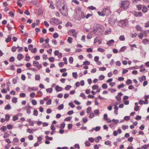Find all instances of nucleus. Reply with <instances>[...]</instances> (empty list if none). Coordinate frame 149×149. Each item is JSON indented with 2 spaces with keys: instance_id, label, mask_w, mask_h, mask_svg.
Segmentation results:
<instances>
[{
  "instance_id": "obj_38",
  "label": "nucleus",
  "mask_w": 149,
  "mask_h": 149,
  "mask_svg": "<svg viewBox=\"0 0 149 149\" xmlns=\"http://www.w3.org/2000/svg\"><path fill=\"white\" fill-rule=\"evenodd\" d=\"M132 80L130 79H128L126 81V84L127 85H129L132 84Z\"/></svg>"
},
{
  "instance_id": "obj_11",
  "label": "nucleus",
  "mask_w": 149,
  "mask_h": 149,
  "mask_svg": "<svg viewBox=\"0 0 149 149\" xmlns=\"http://www.w3.org/2000/svg\"><path fill=\"white\" fill-rule=\"evenodd\" d=\"M136 29L138 31H143L142 28L139 25H137L136 26Z\"/></svg>"
},
{
  "instance_id": "obj_32",
  "label": "nucleus",
  "mask_w": 149,
  "mask_h": 149,
  "mask_svg": "<svg viewBox=\"0 0 149 149\" xmlns=\"http://www.w3.org/2000/svg\"><path fill=\"white\" fill-rule=\"evenodd\" d=\"M146 80V77L145 76H143L141 78H140V81L142 82L143 80Z\"/></svg>"
},
{
  "instance_id": "obj_41",
  "label": "nucleus",
  "mask_w": 149,
  "mask_h": 149,
  "mask_svg": "<svg viewBox=\"0 0 149 149\" xmlns=\"http://www.w3.org/2000/svg\"><path fill=\"white\" fill-rule=\"evenodd\" d=\"M45 138L47 140L49 141H52L53 140V138L52 137H49L48 136H46Z\"/></svg>"
},
{
  "instance_id": "obj_3",
  "label": "nucleus",
  "mask_w": 149,
  "mask_h": 149,
  "mask_svg": "<svg viewBox=\"0 0 149 149\" xmlns=\"http://www.w3.org/2000/svg\"><path fill=\"white\" fill-rule=\"evenodd\" d=\"M49 22L53 25H58L62 24V22L59 20V19L56 18H52L50 19Z\"/></svg>"
},
{
  "instance_id": "obj_46",
  "label": "nucleus",
  "mask_w": 149,
  "mask_h": 149,
  "mask_svg": "<svg viewBox=\"0 0 149 149\" xmlns=\"http://www.w3.org/2000/svg\"><path fill=\"white\" fill-rule=\"evenodd\" d=\"M53 89L52 88H49L46 89V91L47 92H49L50 93H52Z\"/></svg>"
},
{
  "instance_id": "obj_64",
  "label": "nucleus",
  "mask_w": 149,
  "mask_h": 149,
  "mask_svg": "<svg viewBox=\"0 0 149 149\" xmlns=\"http://www.w3.org/2000/svg\"><path fill=\"white\" fill-rule=\"evenodd\" d=\"M7 128L9 130H10L13 128V126L11 124H8L7 125Z\"/></svg>"
},
{
  "instance_id": "obj_58",
  "label": "nucleus",
  "mask_w": 149,
  "mask_h": 149,
  "mask_svg": "<svg viewBox=\"0 0 149 149\" xmlns=\"http://www.w3.org/2000/svg\"><path fill=\"white\" fill-rule=\"evenodd\" d=\"M104 76L103 75H101L99 77V79L100 80H102L104 79Z\"/></svg>"
},
{
  "instance_id": "obj_56",
  "label": "nucleus",
  "mask_w": 149,
  "mask_h": 149,
  "mask_svg": "<svg viewBox=\"0 0 149 149\" xmlns=\"http://www.w3.org/2000/svg\"><path fill=\"white\" fill-rule=\"evenodd\" d=\"M98 88V86L96 85L93 86L92 87V88L93 90H96V89H97Z\"/></svg>"
},
{
  "instance_id": "obj_53",
  "label": "nucleus",
  "mask_w": 149,
  "mask_h": 149,
  "mask_svg": "<svg viewBox=\"0 0 149 149\" xmlns=\"http://www.w3.org/2000/svg\"><path fill=\"white\" fill-rule=\"evenodd\" d=\"M69 105L72 108H74L75 107L74 104L72 102H70L69 103Z\"/></svg>"
},
{
  "instance_id": "obj_39",
  "label": "nucleus",
  "mask_w": 149,
  "mask_h": 149,
  "mask_svg": "<svg viewBox=\"0 0 149 149\" xmlns=\"http://www.w3.org/2000/svg\"><path fill=\"white\" fill-rule=\"evenodd\" d=\"M95 116L94 113H91L90 114L89 116V118L91 119L93 118Z\"/></svg>"
},
{
  "instance_id": "obj_45",
  "label": "nucleus",
  "mask_w": 149,
  "mask_h": 149,
  "mask_svg": "<svg viewBox=\"0 0 149 149\" xmlns=\"http://www.w3.org/2000/svg\"><path fill=\"white\" fill-rule=\"evenodd\" d=\"M71 86L70 85H67L65 87V89L66 90L68 91L71 88Z\"/></svg>"
},
{
  "instance_id": "obj_49",
  "label": "nucleus",
  "mask_w": 149,
  "mask_h": 149,
  "mask_svg": "<svg viewBox=\"0 0 149 149\" xmlns=\"http://www.w3.org/2000/svg\"><path fill=\"white\" fill-rule=\"evenodd\" d=\"M80 96V97H82L83 99L86 98V96L85 94L83 93H81Z\"/></svg>"
},
{
  "instance_id": "obj_62",
  "label": "nucleus",
  "mask_w": 149,
  "mask_h": 149,
  "mask_svg": "<svg viewBox=\"0 0 149 149\" xmlns=\"http://www.w3.org/2000/svg\"><path fill=\"white\" fill-rule=\"evenodd\" d=\"M32 104L34 105H35L37 104V102L36 100H33L32 101Z\"/></svg>"
},
{
  "instance_id": "obj_24",
  "label": "nucleus",
  "mask_w": 149,
  "mask_h": 149,
  "mask_svg": "<svg viewBox=\"0 0 149 149\" xmlns=\"http://www.w3.org/2000/svg\"><path fill=\"white\" fill-rule=\"evenodd\" d=\"M127 47L125 46H123L120 49V52H123L125 51V50L126 49Z\"/></svg>"
},
{
  "instance_id": "obj_21",
  "label": "nucleus",
  "mask_w": 149,
  "mask_h": 149,
  "mask_svg": "<svg viewBox=\"0 0 149 149\" xmlns=\"http://www.w3.org/2000/svg\"><path fill=\"white\" fill-rule=\"evenodd\" d=\"M140 50L141 53L143 54L144 55V56H145L146 55V52L144 51L141 47H140Z\"/></svg>"
},
{
  "instance_id": "obj_50",
  "label": "nucleus",
  "mask_w": 149,
  "mask_h": 149,
  "mask_svg": "<svg viewBox=\"0 0 149 149\" xmlns=\"http://www.w3.org/2000/svg\"><path fill=\"white\" fill-rule=\"evenodd\" d=\"M102 87L103 89H106L107 88V85L106 84H104L102 85Z\"/></svg>"
},
{
  "instance_id": "obj_18",
  "label": "nucleus",
  "mask_w": 149,
  "mask_h": 149,
  "mask_svg": "<svg viewBox=\"0 0 149 149\" xmlns=\"http://www.w3.org/2000/svg\"><path fill=\"white\" fill-rule=\"evenodd\" d=\"M11 107L9 104H8L6 105L4 107V109L5 110H9L11 109Z\"/></svg>"
},
{
  "instance_id": "obj_17",
  "label": "nucleus",
  "mask_w": 149,
  "mask_h": 149,
  "mask_svg": "<svg viewBox=\"0 0 149 149\" xmlns=\"http://www.w3.org/2000/svg\"><path fill=\"white\" fill-rule=\"evenodd\" d=\"M98 14L100 16H104L105 15H106L107 14H104L103 12V10L102 12L98 11L97 12Z\"/></svg>"
},
{
  "instance_id": "obj_51",
  "label": "nucleus",
  "mask_w": 149,
  "mask_h": 149,
  "mask_svg": "<svg viewBox=\"0 0 149 149\" xmlns=\"http://www.w3.org/2000/svg\"><path fill=\"white\" fill-rule=\"evenodd\" d=\"M144 36L143 34V33H141L140 35H139L138 37L140 39H142Z\"/></svg>"
},
{
  "instance_id": "obj_20",
  "label": "nucleus",
  "mask_w": 149,
  "mask_h": 149,
  "mask_svg": "<svg viewBox=\"0 0 149 149\" xmlns=\"http://www.w3.org/2000/svg\"><path fill=\"white\" fill-rule=\"evenodd\" d=\"M101 139L102 137L100 136H99L95 139V141L97 143H98L99 142V140Z\"/></svg>"
},
{
  "instance_id": "obj_52",
  "label": "nucleus",
  "mask_w": 149,
  "mask_h": 149,
  "mask_svg": "<svg viewBox=\"0 0 149 149\" xmlns=\"http://www.w3.org/2000/svg\"><path fill=\"white\" fill-rule=\"evenodd\" d=\"M91 110V108L90 107H88L87 109L86 112L88 113L90 112Z\"/></svg>"
},
{
  "instance_id": "obj_33",
  "label": "nucleus",
  "mask_w": 149,
  "mask_h": 149,
  "mask_svg": "<svg viewBox=\"0 0 149 149\" xmlns=\"http://www.w3.org/2000/svg\"><path fill=\"white\" fill-rule=\"evenodd\" d=\"M2 131L4 132L5 131L7 130V128L6 126H2L0 129Z\"/></svg>"
},
{
  "instance_id": "obj_34",
  "label": "nucleus",
  "mask_w": 149,
  "mask_h": 149,
  "mask_svg": "<svg viewBox=\"0 0 149 149\" xmlns=\"http://www.w3.org/2000/svg\"><path fill=\"white\" fill-rule=\"evenodd\" d=\"M148 147V145L147 144H145L144 146H142L141 148V149H147Z\"/></svg>"
},
{
  "instance_id": "obj_7",
  "label": "nucleus",
  "mask_w": 149,
  "mask_h": 149,
  "mask_svg": "<svg viewBox=\"0 0 149 149\" xmlns=\"http://www.w3.org/2000/svg\"><path fill=\"white\" fill-rule=\"evenodd\" d=\"M103 12L104 14H107L105 15H108L109 13H110V11L109 9L106 8H103Z\"/></svg>"
},
{
  "instance_id": "obj_31",
  "label": "nucleus",
  "mask_w": 149,
  "mask_h": 149,
  "mask_svg": "<svg viewBox=\"0 0 149 149\" xmlns=\"http://www.w3.org/2000/svg\"><path fill=\"white\" fill-rule=\"evenodd\" d=\"M72 75L73 77H74L75 79H76L77 77V72H74L72 73Z\"/></svg>"
},
{
  "instance_id": "obj_19",
  "label": "nucleus",
  "mask_w": 149,
  "mask_h": 149,
  "mask_svg": "<svg viewBox=\"0 0 149 149\" xmlns=\"http://www.w3.org/2000/svg\"><path fill=\"white\" fill-rule=\"evenodd\" d=\"M27 122H29L31 126H33L34 125V123L31 119H29L27 120Z\"/></svg>"
},
{
  "instance_id": "obj_47",
  "label": "nucleus",
  "mask_w": 149,
  "mask_h": 149,
  "mask_svg": "<svg viewBox=\"0 0 149 149\" xmlns=\"http://www.w3.org/2000/svg\"><path fill=\"white\" fill-rule=\"evenodd\" d=\"M9 136V134L7 133V132H6L4 134L3 136V137L4 138H6L8 137Z\"/></svg>"
},
{
  "instance_id": "obj_10",
  "label": "nucleus",
  "mask_w": 149,
  "mask_h": 149,
  "mask_svg": "<svg viewBox=\"0 0 149 149\" xmlns=\"http://www.w3.org/2000/svg\"><path fill=\"white\" fill-rule=\"evenodd\" d=\"M108 21L109 23L111 25L114 24L116 22V20L115 19L111 18L109 19Z\"/></svg>"
},
{
  "instance_id": "obj_23",
  "label": "nucleus",
  "mask_w": 149,
  "mask_h": 149,
  "mask_svg": "<svg viewBox=\"0 0 149 149\" xmlns=\"http://www.w3.org/2000/svg\"><path fill=\"white\" fill-rule=\"evenodd\" d=\"M88 9L89 10H96V8L95 7H94L93 6H89L88 7Z\"/></svg>"
},
{
  "instance_id": "obj_63",
  "label": "nucleus",
  "mask_w": 149,
  "mask_h": 149,
  "mask_svg": "<svg viewBox=\"0 0 149 149\" xmlns=\"http://www.w3.org/2000/svg\"><path fill=\"white\" fill-rule=\"evenodd\" d=\"M8 28V30L9 31L11 30L12 29V27L9 24H8L6 26Z\"/></svg>"
},
{
  "instance_id": "obj_37",
  "label": "nucleus",
  "mask_w": 149,
  "mask_h": 149,
  "mask_svg": "<svg viewBox=\"0 0 149 149\" xmlns=\"http://www.w3.org/2000/svg\"><path fill=\"white\" fill-rule=\"evenodd\" d=\"M18 119L17 116L15 115L13 117V121H15Z\"/></svg>"
},
{
  "instance_id": "obj_48",
  "label": "nucleus",
  "mask_w": 149,
  "mask_h": 149,
  "mask_svg": "<svg viewBox=\"0 0 149 149\" xmlns=\"http://www.w3.org/2000/svg\"><path fill=\"white\" fill-rule=\"evenodd\" d=\"M122 128L123 130H125L128 128V125H123L122 126Z\"/></svg>"
},
{
  "instance_id": "obj_29",
  "label": "nucleus",
  "mask_w": 149,
  "mask_h": 149,
  "mask_svg": "<svg viewBox=\"0 0 149 149\" xmlns=\"http://www.w3.org/2000/svg\"><path fill=\"white\" fill-rule=\"evenodd\" d=\"M119 39L121 41H124L125 40V38L124 35H121L120 36Z\"/></svg>"
},
{
  "instance_id": "obj_43",
  "label": "nucleus",
  "mask_w": 149,
  "mask_h": 149,
  "mask_svg": "<svg viewBox=\"0 0 149 149\" xmlns=\"http://www.w3.org/2000/svg\"><path fill=\"white\" fill-rule=\"evenodd\" d=\"M72 118V117L71 116H69L68 117H67L65 119H64V121H68L70 120Z\"/></svg>"
},
{
  "instance_id": "obj_13",
  "label": "nucleus",
  "mask_w": 149,
  "mask_h": 149,
  "mask_svg": "<svg viewBox=\"0 0 149 149\" xmlns=\"http://www.w3.org/2000/svg\"><path fill=\"white\" fill-rule=\"evenodd\" d=\"M23 58L24 56L22 54L19 53L18 54L17 58L19 60H20L21 59H23Z\"/></svg>"
},
{
  "instance_id": "obj_15",
  "label": "nucleus",
  "mask_w": 149,
  "mask_h": 149,
  "mask_svg": "<svg viewBox=\"0 0 149 149\" xmlns=\"http://www.w3.org/2000/svg\"><path fill=\"white\" fill-rule=\"evenodd\" d=\"M142 42L145 45L149 44V40H148L146 38L143 39Z\"/></svg>"
},
{
  "instance_id": "obj_26",
  "label": "nucleus",
  "mask_w": 149,
  "mask_h": 149,
  "mask_svg": "<svg viewBox=\"0 0 149 149\" xmlns=\"http://www.w3.org/2000/svg\"><path fill=\"white\" fill-rule=\"evenodd\" d=\"M35 79L36 80H39L40 79V75L38 74H36Z\"/></svg>"
},
{
  "instance_id": "obj_36",
  "label": "nucleus",
  "mask_w": 149,
  "mask_h": 149,
  "mask_svg": "<svg viewBox=\"0 0 149 149\" xmlns=\"http://www.w3.org/2000/svg\"><path fill=\"white\" fill-rule=\"evenodd\" d=\"M59 35L58 34L56 33H55L53 34V37L54 38H57L58 37Z\"/></svg>"
},
{
  "instance_id": "obj_22",
  "label": "nucleus",
  "mask_w": 149,
  "mask_h": 149,
  "mask_svg": "<svg viewBox=\"0 0 149 149\" xmlns=\"http://www.w3.org/2000/svg\"><path fill=\"white\" fill-rule=\"evenodd\" d=\"M33 64V66L37 67L39 64V62L36 61H34Z\"/></svg>"
},
{
  "instance_id": "obj_14",
  "label": "nucleus",
  "mask_w": 149,
  "mask_h": 149,
  "mask_svg": "<svg viewBox=\"0 0 149 149\" xmlns=\"http://www.w3.org/2000/svg\"><path fill=\"white\" fill-rule=\"evenodd\" d=\"M114 41L113 40H109L108 42L107 43V45L109 46H110L112 45L114 42Z\"/></svg>"
},
{
  "instance_id": "obj_59",
  "label": "nucleus",
  "mask_w": 149,
  "mask_h": 149,
  "mask_svg": "<svg viewBox=\"0 0 149 149\" xmlns=\"http://www.w3.org/2000/svg\"><path fill=\"white\" fill-rule=\"evenodd\" d=\"M136 7L139 10H141L142 6L141 5H138L136 6Z\"/></svg>"
},
{
  "instance_id": "obj_54",
  "label": "nucleus",
  "mask_w": 149,
  "mask_h": 149,
  "mask_svg": "<svg viewBox=\"0 0 149 149\" xmlns=\"http://www.w3.org/2000/svg\"><path fill=\"white\" fill-rule=\"evenodd\" d=\"M97 51L101 52H103L105 50L102 48L99 47L97 49Z\"/></svg>"
},
{
  "instance_id": "obj_27",
  "label": "nucleus",
  "mask_w": 149,
  "mask_h": 149,
  "mask_svg": "<svg viewBox=\"0 0 149 149\" xmlns=\"http://www.w3.org/2000/svg\"><path fill=\"white\" fill-rule=\"evenodd\" d=\"M64 108V105L62 104L59 105L58 107V109L59 110L62 109Z\"/></svg>"
},
{
  "instance_id": "obj_60",
  "label": "nucleus",
  "mask_w": 149,
  "mask_h": 149,
  "mask_svg": "<svg viewBox=\"0 0 149 149\" xmlns=\"http://www.w3.org/2000/svg\"><path fill=\"white\" fill-rule=\"evenodd\" d=\"M100 128L101 127L100 126H97L94 128V130L96 131H98L100 130Z\"/></svg>"
},
{
  "instance_id": "obj_61",
  "label": "nucleus",
  "mask_w": 149,
  "mask_h": 149,
  "mask_svg": "<svg viewBox=\"0 0 149 149\" xmlns=\"http://www.w3.org/2000/svg\"><path fill=\"white\" fill-rule=\"evenodd\" d=\"M85 143L86 146L87 147L90 146L91 144L90 143H89L88 141H86Z\"/></svg>"
},
{
  "instance_id": "obj_40",
  "label": "nucleus",
  "mask_w": 149,
  "mask_h": 149,
  "mask_svg": "<svg viewBox=\"0 0 149 149\" xmlns=\"http://www.w3.org/2000/svg\"><path fill=\"white\" fill-rule=\"evenodd\" d=\"M38 111L36 109H35L33 111V115L35 116H37L38 115Z\"/></svg>"
},
{
  "instance_id": "obj_5",
  "label": "nucleus",
  "mask_w": 149,
  "mask_h": 149,
  "mask_svg": "<svg viewBox=\"0 0 149 149\" xmlns=\"http://www.w3.org/2000/svg\"><path fill=\"white\" fill-rule=\"evenodd\" d=\"M86 14L83 12H79L77 13V16L78 19L80 20L82 19H84L85 17Z\"/></svg>"
},
{
  "instance_id": "obj_57",
  "label": "nucleus",
  "mask_w": 149,
  "mask_h": 149,
  "mask_svg": "<svg viewBox=\"0 0 149 149\" xmlns=\"http://www.w3.org/2000/svg\"><path fill=\"white\" fill-rule=\"evenodd\" d=\"M116 65L117 66H120L121 65V63L120 61H117L116 62Z\"/></svg>"
},
{
  "instance_id": "obj_4",
  "label": "nucleus",
  "mask_w": 149,
  "mask_h": 149,
  "mask_svg": "<svg viewBox=\"0 0 149 149\" xmlns=\"http://www.w3.org/2000/svg\"><path fill=\"white\" fill-rule=\"evenodd\" d=\"M128 23V21L127 19L121 20L120 22L118 23V25L122 27H125L127 25Z\"/></svg>"
},
{
  "instance_id": "obj_55",
  "label": "nucleus",
  "mask_w": 149,
  "mask_h": 149,
  "mask_svg": "<svg viewBox=\"0 0 149 149\" xmlns=\"http://www.w3.org/2000/svg\"><path fill=\"white\" fill-rule=\"evenodd\" d=\"M130 117L129 116H126L124 117V119L126 121H128L130 120Z\"/></svg>"
},
{
  "instance_id": "obj_1",
  "label": "nucleus",
  "mask_w": 149,
  "mask_h": 149,
  "mask_svg": "<svg viewBox=\"0 0 149 149\" xmlns=\"http://www.w3.org/2000/svg\"><path fill=\"white\" fill-rule=\"evenodd\" d=\"M130 4V2L128 0L121 1L120 3V6L121 8L126 10L129 8Z\"/></svg>"
},
{
  "instance_id": "obj_6",
  "label": "nucleus",
  "mask_w": 149,
  "mask_h": 149,
  "mask_svg": "<svg viewBox=\"0 0 149 149\" xmlns=\"http://www.w3.org/2000/svg\"><path fill=\"white\" fill-rule=\"evenodd\" d=\"M60 11L61 12V13L63 15H65V16H67L68 15V12L67 9L61 10L60 9Z\"/></svg>"
},
{
  "instance_id": "obj_16",
  "label": "nucleus",
  "mask_w": 149,
  "mask_h": 149,
  "mask_svg": "<svg viewBox=\"0 0 149 149\" xmlns=\"http://www.w3.org/2000/svg\"><path fill=\"white\" fill-rule=\"evenodd\" d=\"M148 10V9L147 7L145 6H143V9L142 10V12L144 13H145L147 12Z\"/></svg>"
},
{
  "instance_id": "obj_30",
  "label": "nucleus",
  "mask_w": 149,
  "mask_h": 149,
  "mask_svg": "<svg viewBox=\"0 0 149 149\" xmlns=\"http://www.w3.org/2000/svg\"><path fill=\"white\" fill-rule=\"evenodd\" d=\"M10 118V116L8 114H7L5 115V120L6 121H8Z\"/></svg>"
},
{
  "instance_id": "obj_8",
  "label": "nucleus",
  "mask_w": 149,
  "mask_h": 149,
  "mask_svg": "<svg viewBox=\"0 0 149 149\" xmlns=\"http://www.w3.org/2000/svg\"><path fill=\"white\" fill-rule=\"evenodd\" d=\"M122 93L121 92L119 93L118 95L115 97L116 99L118 101H120L121 100V96L122 95Z\"/></svg>"
},
{
  "instance_id": "obj_28",
  "label": "nucleus",
  "mask_w": 149,
  "mask_h": 149,
  "mask_svg": "<svg viewBox=\"0 0 149 149\" xmlns=\"http://www.w3.org/2000/svg\"><path fill=\"white\" fill-rule=\"evenodd\" d=\"M11 36H10L8 37V38H7L6 40V42L7 43H8L11 40Z\"/></svg>"
},
{
  "instance_id": "obj_44",
  "label": "nucleus",
  "mask_w": 149,
  "mask_h": 149,
  "mask_svg": "<svg viewBox=\"0 0 149 149\" xmlns=\"http://www.w3.org/2000/svg\"><path fill=\"white\" fill-rule=\"evenodd\" d=\"M73 58L72 57H70L69 59V63L71 64L73 63Z\"/></svg>"
},
{
  "instance_id": "obj_42",
  "label": "nucleus",
  "mask_w": 149,
  "mask_h": 149,
  "mask_svg": "<svg viewBox=\"0 0 149 149\" xmlns=\"http://www.w3.org/2000/svg\"><path fill=\"white\" fill-rule=\"evenodd\" d=\"M94 114L96 115H98L99 113V110L98 109H95L94 111Z\"/></svg>"
},
{
  "instance_id": "obj_12",
  "label": "nucleus",
  "mask_w": 149,
  "mask_h": 149,
  "mask_svg": "<svg viewBox=\"0 0 149 149\" xmlns=\"http://www.w3.org/2000/svg\"><path fill=\"white\" fill-rule=\"evenodd\" d=\"M56 90L57 92H59L62 91L63 90V88L62 87L59 86L57 85L56 87Z\"/></svg>"
},
{
  "instance_id": "obj_2",
  "label": "nucleus",
  "mask_w": 149,
  "mask_h": 149,
  "mask_svg": "<svg viewBox=\"0 0 149 149\" xmlns=\"http://www.w3.org/2000/svg\"><path fill=\"white\" fill-rule=\"evenodd\" d=\"M102 28L100 25L97 24L93 29V32L94 33L97 35H99L101 33V32L102 31Z\"/></svg>"
},
{
  "instance_id": "obj_25",
  "label": "nucleus",
  "mask_w": 149,
  "mask_h": 149,
  "mask_svg": "<svg viewBox=\"0 0 149 149\" xmlns=\"http://www.w3.org/2000/svg\"><path fill=\"white\" fill-rule=\"evenodd\" d=\"M72 38L71 37H68L67 39V41L69 43H72Z\"/></svg>"
},
{
  "instance_id": "obj_35",
  "label": "nucleus",
  "mask_w": 149,
  "mask_h": 149,
  "mask_svg": "<svg viewBox=\"0 0 149 149\" xmlns=\"http://www.w3.org/2000/svg\"><path fill=\"white\" fill-rule=\"evenodd\" d=\"M17 99L15 97H14L12 100V102L13 103H16L17 102Z\"/></svg>"
},
{
  "instance_id": "obj_9",
  "label": "nucleus",
  "mask_w": 149,
  "mask_h": 149,
  "mask_svg": "<svg viewBox=\"0 0 149 149\" xmlns=\"http://www.w3.org/2000/svg\"><path fill=\"white\" fill-rule=\"evenodd\" d=\"M29 90L30 91H36L38 90V88L37 87H29Z\"/></svg>"
}]
</instances>
